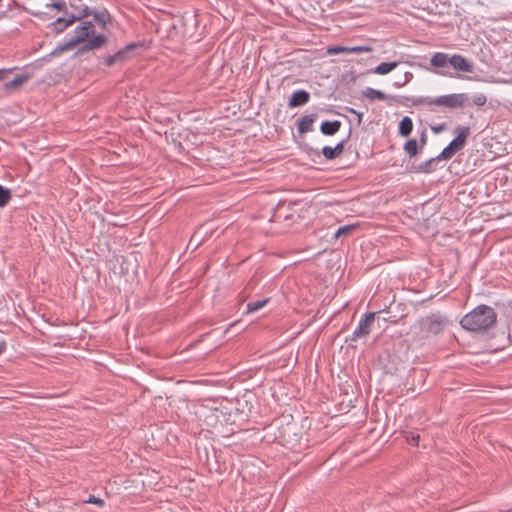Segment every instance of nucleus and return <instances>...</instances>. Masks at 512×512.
Instances as JSON below:
<instances>
[{
  "label": "nucleus",
  "mask_w": 512,
  "mask_h": 512,
  "mask_svg": "<svg viewBox=\"0 0 512 512\" xmlns=\"http://www.w3.org/2000/svg\"><path fill=\"white\" fill-rule=\"evenodd\" d=\"M355 229H356V225L342 226L335 232L334 237L339 238L341 236H346V235L350 234L352 231H354Z\"/></svg>",
  "instance_id": "4be33fe9"
},
{
  "label": "nucleus",
  "mask_w": 512,
  "mask_h": 512,
  "mask_svg": "<svg viewBox=\"0 0 512 512\" xmlns=\"http://www.w3.org/2000/svg\"><path fill=\"white\" fill-rule=\"evenodd\" d=\"M268 301H269V299L265 298L262 300H256L253 302H249L247 304V313H253V312L260 310L268 303Z\"/></svg>",
  "instance_id": "aec40b11"
},
{
  "label": "nucleus",
  "mask_w": 512,
  "mask_h": 512,
  "mask_svg": "<svg viewBox=\"0 0 512 512\" xmlns=\"http://www.w3.org/2000/svg\"><path fill=\"white\" fill-rule=\"evenodd\" d=\"M450 59L451 56H449L448 54L438 52L432 56L430 63L434 67L442 68L450 65Z\"/></svg>",
  "instance_id": "4468645a"
},
{
  "label": "nucleus",
  "mask_w": 512,
  "mask_h": 512,
  "mask_svg": "<svg viewBox=\"0 0 512 512\" xmlns=\"http://www.w3.org/2000/svg\"><path fill=\"white\" fill-rule=\"evenodd\" d=\"M30 14L33 15V16H40L41 12L30 11Z\"/></svg>",
  "instance_id": "e433bc0d"
},
{
  "label": "nucleus",
  "mask_w": 512,
  "mask_h": 512,
  "mask_svg": "<svg viewBox=\"0 0 512 512\" xmlns=\"http://www.w3.org/2000/svg\"><path fill=\"white\" fill-rule=\"evenodd\" d=\"M496 312L487 305H479L467 313L460 321L461 327L467 331L483 333L496 323Z\"/></svg>",
  "instance_id": "7ed1b4c3"
},
{
  "label": "nucleus",
  "mask_w": 512,
  "mask_h": 512,
  "mask_svg": "<svg viewBox=\"0 0 512 512\" xmlns=\"http://www.w3.org/2000/svg\"><path fill=\"white\" fill-rule=\"evenodd\" d=\"M404 99L405 101L398 102L404 105H408V102H410V104L415 107L427 106L432 112L435 111L434 106L456 109L463 108L469 101V98L465 93H454L438 97H404Z\"/></svg>",
  "instance_id": "f03ea898"
},
{
  "label": "nucleus",
  "mask_w": 512,
  "mask_h": 512,
  "mask_svg": "<svg viewBox=\"0 0 512 512\" xmlns=\"http://www.w3.org/2000/svg\"><path fill=\"white\" fill-rule=\"evenodd\" d=\"M426 140H427L426 134H425V132H423L421 137H420L421 147H423L426 144Z\"/></svg>",
  "instance_id": "c9c22d12"
},
{
  "label": "nucleus",
  "mask_w": 512,
  "mask_h": 512,
  "mask_svg": "<svg viewBox=\"0 0 512 512\" xmlns=\"http://www.w3.org/2000/svg\"><path fill=\"white\" fill-rule=\"evenodd\" d=\"M349 112H350V113H353V114H356V115H357V117H358V123H361V121H362V116H363V114H362V113H359V112H357L356 110H354V109H352V108H351V109H349Z\"/></svg>",
  "instance_id": "f704fd0d"
},
{
  "label": "nucleus",
  "mask_w": 512,
  "mask_h": 512,
  "mask_svg": "<svg viewBox=\"0 0 512 512\" xmlns=\"http://www.w3.org/2000/svg\"><path fill=\"white\" fill-rule=\"evenodd\" d=\"M413 78V74L411 72H406L403 76V82H395L394 85L396 87H402L405 86L407 83H409Z\"/></svg>",
  "instance_id": "cd10ccee"
},
{
  "label": "nucleus",
  "mask_w": 512,
  "mask_h": 512,
  "mask_svg": "<svg viewBox=\"0 0 512 512\" xmlns=\"http://www.w3.org/2000/svg\"><path fill=\"white\" fill-rule=\"evenodd\" d=\"M486 101H487V98L484 94H478L473 98V103L476 106H483V105H485Z\"/></svg>",
  "instance_id": "c756f323"
},
{
  "label": "nucleus",
  "mask_w": 512,
  "mask_h": 512,
  "mask_svg": "<svg viewBox=\"0 0 512 512\" xmlns=\"http://www.w3.org/2000/svg\"><path fill=\"white\" fill-rule=\"evenodd\" d=\"M419 435H412L411 439L409 440V442L413 445H418V442H419Z\"/></svg>",
  "instance_id": "72a5a7b5"
},
{
  "label": "nucleus",
  "mask_w": 512,
  "mask_h": 512,
  "mask_svg": "<svg viewBox=\"0 0 512 512\" xmlns=\"http://www.w3.org/2000/svg\"><path fill=\"white\" fill-rule=\"evenodd\" d=\"M136 47L135 43H131L124 48L120 49L118 52L108 55L104 59V63L106 66L111 67L117 63L124 62L128 59L129 53Z\"/></svg>",
  "instance_id": "6e6552de"
},
{
  "label": "nucleus",
  "mask_w": 512,
  "mask_h": 512,
  "mask_svg": "<svg viewBox=\"0 0 512 512\" xmlns=\"http://www.w3.org/2000/svg\"><path fill=\"white\" fill-rule=\"evenodd\" d=\"M310 100V94L305 90L295 91L288 102L289 107H298L305 105Z\"/></svg>",
  "instance_id": "9d476101"
},
{
  "label": "nucleus",
  "mask_w": 512,
  "mask_h": 512,
  "mask_svg": "<svg viewBox=\"0 0 512 512\" xmlns=\"http://www.w3.org/2000/svg\"><path fill=\"white\" fill-rule=\"evenodd\" d=\"M30 76L27 74H20L15 76L12 80L6 81L4 89L8 92L18 90L29 80Z\"/></svg>",
  "instance_id": "f8f14e48"
},
{
  "label": "nucleus",
  "mask_w": 512,
  "mask_h": 512,
  "mask_svg": "<svg viewBox=\"0 0 512 512\" xmlns=\"http://www.w3.org/2000/svg\"><path fill=\"white\" fill-rule=\"evenodd\" d=\"M455 138L446 146L438 155V158L445 160L451 159L454 154L462 150L466 144V140L470 135L469 126H457L454 130Z\"/></svg>",
  "instance_id": "20e7f679"
},
{
  "label": "nucleus",
  "mask_w": 512,
  "mask_h": 512,
  "mask_svg": "<svg viewBox=\"0 0 512 512\" xmlns=\"http://www.w3.org/2000/svg\"><path fill=\"white\" fill-rule=\"evenodd\" d=\"M341 125L342 124L339 120L324 121L320 126V131L324 135L332 136L340 130Z\"/></svg>",
  "instance_id": "ddd939ff"
},
{
  "label": "nucleus",
  "mask_w": 512,
  "mask_h": 512,
  "mask_svg": "<svg viewBox=\"0 0 512 512\" xmlns=\"http://www.w3.org/2000/svg\"><path fill=\"white\" fill-rule=\"evenodd\" d=\"M363 95L371 100V101H374V100H387V99H391L392 97L389 96V95H386L384 92L380 91V90H376L374 88H371V87H367L364 91H363Z\"/></svg>",
  "instance_id": "2eb2a0df"
},
{
  "label": "nucleus",
  "mask_w": 512,
  "mask_h": 512,
  "mask_svg": "<svg viewBox=\"0 0 512 512\" xmlns=\"http://www.w3.org/2000/svg\"><path fill=\"white\" fill-rule=\"evenodd\" d=\"M398 66V62H383L376 66L373 70L374 73L385 75L394 70Z\"/></svg>",
  "instance_id": "a211bd4d"
},
{
  "label": "nucleus",
  "mask_w": 512,
  "mask_h": 512,
  "mask_svg": "<svg viewBox=\"0 0 512 512\" xmlns=\"http://www.w3.org/2000/svg\"><path fill=\"white\" fill-rule=\"evenodd\" d=\"M69 5L74 9L73 13H79L81 9H83L85 4L82 3V0H69Z\"/></svg>",
  "instance_id": "bb28decb"
},
{
  "label": "nucleus",
  "mask_w": 512,
  "mask_h": 512,
  "mask_svg": "<svg viewBox=\"0 0 512 512\" xmlns=\"http://www.w3.org/2000/svg\"><path fill=\"white\" fill-rule=\"evenodd\" d=\"M371 51H372V48L369 46L349 47V53H354V54L363 53V52H371Z\"/></svg>",
  "instance_id": "a878e982"
},
{
  "label": "nucleus",
  "mask_w": 512,
  "mask_h": 512,
  "mask_svg": "<svg viewBox=\"0 0 512 512\" xmlns=\"http://www.w3.org/2000/svg\"><path fill=\"white\" fill-rule=\"evenodd\" d=\"M344 143L345 141H341L339 142L335 147V153H337V156L341 155L342 152L344 151Z\"/></svg>",
  "instance_id": "2f4dec72"
},
{
  "label": "nucleus",
  "mask_w": 512,
  "mask_h": 512,
  "mask_svg": "<svg viewBox=\"0 0 512 512\" xmlns=\"http://www.w3.org/2000/svg\"><path fill=\"white\" fill-rule=\"evenodd\" d=\"M47 8H54L59 12L67 13V4L65 1H56L46 4Z\"/></svg>",
  "instance_id": "5701e85b"
},
{
  "label": "nucleus",
  "mask_w": 512,
  "mask_h": 512,
  "mask_svg": "<svg viewBox=\"0 0 512 512\" xmlns=\"http://www.w3.org/2000/svg\"><path fill=\"white\" fill-rule=\"evenodd\" d=\"M322 154L327 160H333L338 157L335 149L330 146L323 147Z\"/></svg>",
  "instance_id": "393cba45"
},
{
  "label": "nucleus",
  "mask_w": 512,
  "mask_h": 512,
  "mask_svg": "<svg viewBox=\"0 0 512 512\" xmlns=\"http://www.w3.org/2000/svg\"><path fill=\"white\" fill-rule=\"evenodd\" d=\"M450 66L459 72L472 73L474 71L473 64L460 54L451 56Z\"/></svg>",
  "instance_id": "1a4fd4ad"
},
{
  "label": "nucleus",
  "mask_w": 512,
  "mask_h": 512,
  "mask_svg": "<svg viewBox=\"0 0 512 512\" xmlns=\"http://www.w3.org/2000/svg\"><path fill=\"white\" fill-rule=\"evenodd\" d=\"M446 129V126L445 124H439L437 126H432L431 127V130L435 133V134H438L442 131H444Z\"/></svg>",
  "instance_id": "473e14b6"
},
{
  "label": "nucleus",
  "mask_w": 512,
  "mask_h": 512,
  "mask_svg": "<svg viewBox=\"0 0 512 512\" xmlns=\"http://www.w3.org/2000/svg\"><path fill=\"white\" fill-rule=\"evenodd\" d=\"M327 54L328 55H337L342 53H348L349 54V47L345 46H331L327 48Z\"/></svg>",
  "instance_id": "b1692460"
},
{
  "label": "nucleus",
  "mask_w": 512,
  "mask_h": 512,
  "mask_svg": "<svg viewBox=\"0 0 512 512\" xmlns=\"http://www.w3.org/2000/svg\"><path fill=\"white\" fill-rule=\"evenodd\" d=\"M6 13H7L6 11L0 12V19L6 17Z\"/></svg>",
  "instance_id": "4c0bfd02"
},
{
  "label": "nucleus",
  "mask_w": 512,
  "mask_h": 512,
  "mask_svg": "<svg viewBox=\"0 0 512 512\" xmlns=\"http://www.w3.org/2000/svg\"><path fill=\"white\" fill-rule=\"evenodd\" d=\"M315 119H316L315 114L304 115V116L300 117L297 121L298 131L301 134L312 131Z\"/></svg>",
  "instance_id": "9b49d317"
},
{
  "label": "nucleus",
  "mask_w": 512,
  "mask_h": 512,
  "mask_svg": "<svg viewBox=\"0 0 512 512\" xmlns=\"http://www.w3.org/2000/svg\"><path fill=\"white\" fill-rule=\"evenodd\" d=\"M447 324V319L440 314H431L419 322V328L422 338L438 335Z\"/></svg>",
  "instance_id": "39448f33"
},
{
  "label": "nucleus",
  "mask_w": 512,
  "mask_h": 512,
  "mask_svg": "<svg viewBox=\"0 0 512 512\" xmlns=\"http://www.w3.org/2000/svg\"><path fill=\"white\" fill-rule=\"evenodd\" d=\"M85 502L90 503V504H95L99 507H102L104 505V500L101 498L95 497L94 495H90Z\"/></svg>",
  "instance_id": "c85d7f7f"
},
{
  "label": "nucleus",
  "mask_w": 512,
  "mask_h": 512,
  "mask_svg": "<svg viewBox=\"0 0 512 512\" xmlns=\"http://www.w3.org/2000/svg\"><path fill=\"white\" fill-rule=\"evenodd\" d=\"M396 82H403V77L399 80H397Z\"/></svg>",
  "instance_id": "58836bf2"
},
{
  "label": "nucleus",
  "mask_w": 512,
  "mask_h": 512,
  "mask_svg": "<svg viewBox=\"0 0 512 512\" xmlns=\"http://www.w3.org/2000/svg\"><path fill=\"white\" fill-rule=\"evenodd\" d=\"M79 14H86V18L93 16V20L101 27H106L107 24L111 23V15L106 9L92 10L88 6H84L80 10Z\"/></svg>",
  "instance_id": "0eeeda50"
},
{
  "label": "nucleus",
  "mask_w": 512,
  "mask_h": 512,
  "mask_svg": "<svg viewBox=\"0 0 512 512\" xmlns=\"http://www.w3.org/2000/svg\"><path fill=\"white\" fill-rule=\"evenodd\" d=\"M376 312H368L360 319L357 328L354 330L351 340L357 341L360 338L366 337L371 332V326L374 323Z\"/></svg>",
  "instance_id": "423d86ee"
},
{
  "label": "nucleus",
  "mask_w": 512,
  "mask_h": 512,
  "mask_svg": "<svg viewBox=\"0 0 512 512\" xmlns=\"http://www.w3.org/2000/svg\"><path fill=\"white\" fill-rule=\"evenodd\" d=\"M439 160H444V159L438 158V156H436L435 158H431V159L421 163L417 168V172H423V173L433 172L436 169V164Z\"/></svg>",
  "instance_id": "f3484780"
},
{
  "label": "nucleus",
  "mask_w": 512,
  "mask_h": 512,
  "mask_svg": "<svg viewBox=\"0 0 512 512\" xmlns=\"http://www.w3.org/2000/svg\"><path fill=\"white\" fill-rule=\"evenodd\" d=\"M413 130V122L412 119L408 116L402 118L399 123V134L403 137H408Z\"/></svg>",
  "instance_id": "dca6fc26"
},
{
  "label": "nucleus",
  "mask_w": 512,
  "mask_h": 512,
  "mask_svg": "<svg viewBox=\"0 0 512 512\" xmlns=\"http://www.w3.org/2000/svg\"><path fill=\"white\" fill-rule=\"evenodd\" d=\"M13 69H0V81H4L11 74Z\"/></svg>",
  "instance_id": "7c9ffc66"
},
{
  "label": "nucleus",
  "mask_w": 512,
  "mask_h": 512,
  "mask_svg": "<svg viewBox=\"0 0 512 512\" xmlns=\"http://www.w3.org/2000/svg\"><path fill=\"white\" fill-rule=\"evenodd\" d=\"M11 198L10 190L0 185V207H4L8 204Z\"/></svg>",
  "instance_id": "412c9836"
},
{
  "label": "nucleus",
  "mask_w": 512,
  "mask_h": 512,
  "mask_svg": "<svg viewBox=\"0 0 512 512\" xmlns=\"http://www.w3.org/2000/svg\"><path fill=\"white\" fill-rule=\"evenodd\" d=\"M404 151L410 156L414 157L418 153V143L416 139H409L404 144Z\"/></svg>",
  "instance_id": "6ab92c4d"
},
{
  "label": "nucleus",
  "mask_w": 512,
  "mask_h": 512,
  "mask_svg": "<svg viewBox=\"0 0 512 512\" xmlns=\"http://www.w3.org/2000/svg\"><path fill=\"white\" fill-rule=\"evenodd\" d=\"M85 19L86 14L66 13L65 16L58 17L51 23V30L59 34L75 22L80 21V24L74 30V35L68 41L56 46L51 52V56H59L78 45H81V52L93 51L102 48L107 43L108 38L104 34H96L93 22Z\"/></svg>",
  "instance_id": "f257e3e1"
}]
</instances>
